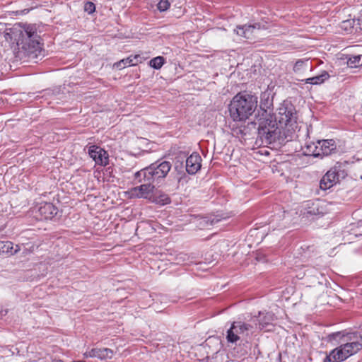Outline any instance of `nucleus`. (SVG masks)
I'll return each instance as SVG.
<instances>
[{"instance_id":"c756f323","label":"nucleus","mask_w":362,"mask_h":362,"mask_svg":"<svg viewBox=\"0 0 362 362\" xmlns=\"http://www.w3.org/2000/svg\"><path fill=\"white\" fill-rule=\"evenodd\" d=\"M303 64V61H298L295 64L294 70L296 71L299 69V67H300Z\"/></svg>"},{"instance_id":"f8f14e48","label":"nucleus","mask_w":362,"mask_h":362,"mask_svg":"<svg viewBox=\"0 0 362 362\" xmlns=\"http://www.w3.org/2000/svg\"><path fill=\"white\" fill-rule=\"evenodd\" d=\"M202 158L198 153H192L187 159L186 171L190 175H194L202 167Z\"/></svg>"},{"instance_id":"2f4dec72","label":"nucleus","mask_w":362,"mask_h":362,"mask_svg":"<svg viewBox=\"0 0 362 362\" xmlns=\"http://www.w3.org/2000/svg\"><path fill=\"white\" fill-rule=\"evenodd\" d=\"M90 354H92V349L90 351H89L85 352L84 353V356L86 358L90 357Z\"/></svg>"},{"instance_id":"a211bd4d","label":"nucleus","mask_w":362,"mask_h":362,"mask_svg":"<svg viewBox=\"0 0 362 362\" xmlns=\"http://www.w3.org/2000/svg\"><path fill=\"white\" fill-rule=\"evenodd\" d=\"M303 152L307 156L320 157L319 145L317 142H307L303 147Z\"/></svg>"},{"instance_id":"473e14b6","label":"nucleus","mask_w":362,"mask_h":362,"mask_svg":"<svg viewBox=\"0 0 362 362\" xmlns=\"http://www.w3.org/2000/svg\"><path fill=\"white\" fill-rule=\"evenodd\" d=\"M165 201H166V202H165L164 204L169 203V202H170V201H169V198H168V197H166V198H165Z\"/></svg>"},{"instance_id":"4be33fe9","label":"nucleus","mask_w":362,"mask_h":362,"mask_svg":"<svg viewBox=\"0 0 362 362\" xmlns=\"http://www.w3.org/2000/svg\"><path fill=\"white\" fill-rule=\"evenodd\" d=\"M347 64L351 68L362 66V54L351 56L347 61Z\"/></svg>"},{"instance_id":"bb28decb","label":"nucleus","mask_w":362,"mask_h":362,"mask_svg":"<svg viewBox=\"0 0 362 362\" xmlns=\"http://www.w3.org/2000/svg\"><path fill=\"white\" fill-rule=\"evenodd\" d=\"M84 10L88 13L91 14L95 11V6L93 3H92L90 1H88L85 4Z\"/></svg>"},{"instance_id":"7c9ffc66","label":"nucleus","mask_w":362,"mask_h":362,"mask_svg":"<svg viewBox=\"0 0 362 362\" xmlns=\"http://www.w3.org/2000/svg\"><path fill=\"white\" fill-rule=\"evenodd\" d=\"M8 313L7 309L0 308V317H3Z\"/></svg>"},{"instance_id":"a878e982","label":"nucleus","mask_w":362,"mask_h":362,"mask_svg":"<svg viewBox=\"0 0 362 362\" xmlns=\"http://www.w3.org/2000/svg\"><path fill=\"white\" fill-rule=\"evenodd\" d=\"M306 206H308V208L310 209L307 210L306 211H305L303 213L307 217H308L309 216L317 215V214H320V211H319L317 208H315V207L310 208L309 206H310V202H307Z\"/></svg>"},{"instance_id":"f3484780","label":"nucleus","mask_w":362,"mask_h":362,"mask_svg":"<svg viewBox=\"0 0 362 362\" xmlns=\"http://www.w3.org/2000/svg\"><path fill=\"white\" fill-rule=\"evenodd\" d=\"M139 59H140L139 55L130 56L115 63L114 66L119 69H122L127 66H135L139 62Z\"/></svg>"},{"instance_id":"c85d7f7f","label":"nucleus","mask_w":362,"mask_h":362,"mask_svg":"<svg viewBox=\"0 0 362 362\" xmlns=\"http://www.w3.org/2000/svg\"><path fill=\"white\" fill-rule=\"evenodd\" d=\"M244 28L243 25H238L236 27V28L234 30V32L240 36L244 37L245 33H244Z\"/></svg>"},{"instance_id":"ddd939ff","label":"nucleus","mask_w":362,"mask_h":362,"mask_svg":"<svg viewBox=\"0 0 362 362\" xmlns=\"http://www.w3.org/2000/svg\"><path fill=\"white\" fill-rule=\"evenodd\" d=\"M317 144L319 145L320 158L329 156L336 151L335 141L332 139L317 141Z\"/></svg>"},{"instance_id":"4468645a","label":"nucleus","mask_w":362,"mask_h":362,"mask_svg":"<svg viewBox=\"0 0 362 362\" xmlns=\"http://www.w3.org/2000/svg\"><path fill=\"white\" fill-rule=\"evenodd\" d=\"M41 218L52 219L58 213V209L52 203H44L38 209Z\"/></svg>"},{"instance_id":"1a4fd4ad","label":"nucleus","mask_w":362,"mask_h":362,"mask_svg":"<svg viewBox=\"0 0 362 362\" xmlns=\"http://www.w3.org/2000/svg\"><path fill=\"white\" fill-rule=\"evenodd\" d=\"M344 340L351 342V341L362 340V337L355 332H346V331L332 332L327 336V341L334 346L342 344Z\"/></svg>"},{"instance_id":"412c9836","label":"nucleus","mask_w":362,"mask_h":362,"mask_svg":"<svg viewBox=\"0 0 362 362\" xmlns=\"http://www.w3.org/2000/svg\"><path fill=\"white\" fill-rule=\"evenodd\" d=\"M356 25L355 19H348L341 23L340 27L346 33H351L354 31Z\"/></svg>"},{"instance_id":"9b49d317","label":"nucleus","mask_w":362,"mask_h":362,"mask_svg":"<svg viewBox=\"0 0 362 362\" xmlns=\"http://www.w3.org/2000/svg\"><path fill=\"white\" fill-rule=\"evenodd\" d=\"M88 154L97 165L105 166L109 163V157L106 151L98 146L92 145L88 147Z\"/></svg>"},{"instance_id":"b1692460","label":"nucleus","mask_w":362,"mask_h":362,"mask_svg":"<svg viewBox=\"0 0 362 362\" xmlns=\"http://www.w3.org/2000/svg\"><path fill=\"white\" fill-rule=\"evenodd\" d=\"M248 354L247 348L243 346L239 345L233 349V355L238 358H245Z\"/></svg>"},{"instance_id":"6ab92c4d","label":"nucleus","mask_w":362,"mask_h":362,"mask_svg":"<svg viewBox=\"0 0 362 362\" xmlns=\"http://www.w3.org/2000/svg\"><path fill=\"white\" fill-rule=\"evenodd\" d=\"M329 77V74L327 71H323L321 74L308 78L305 80L306 83L318 85L322 83L325 80Z\"/></svg>"},{"instance_id":"5701e85b","label":"nucleus","mask_w":362,"mask_h":362,"mask_svg":"<svg viewBox=\"0 0 362 362\" xmlns=\"http://www.w3.org/2000/svg\"><path fill=\"white\" fill-rule=\"evenodd\" d=\"M165 63L164 57L158 56L149 61V66L155 69H160Z\"/></svg>"},{"instance_id":"cd10ccee","label":"nucleus","mask_w":362,"mask_h":362,"mask_svg":"<svg viewBox=\"0 0 362 362\" xmlns=\"http://www.w3.org/2000/svg\"><path fill=\"white\" fill-rule=\"evenodd\" d=\"M266 321H260L259 322V328L263 329L266 327L267 325L269 324V322L272 320V315L270 313H267L264 317Z\"/></svg>"},{"instance_id":"dca6fc26","label":"nucleus","mask_w":362,"mask_h":362,"mask_svg":"<svg viewBox=\"0 0 362 362\" xmlns=\"http://www.w3.org/2000/svg\"><path fill=\"white\" fill-rule=\"evenodd\" d=\"M113 351L108 348H103V349H98L94 348L92 349V354H90V358H98L100 360L104 359H110L113 356Z\"/></svg>"},{"instance_id":"2eb2a0df","label":"nucleus","mask_w":362,"mask_h":362,"mask_svg":"<svg viewBox=\"0 0 362 362\" xmlns=\"http://www.w3.org/2000/svg\"><path fill=\"white\" fill-rule=\"evenodd\" d=\"M21 250L20 246L16 245L13 247V243L11 241L0 242V255H13L16 254Z\"/></svg>"},{"instance_id":"9d476101","label":"nucleus","mask_w":362,"mask_h":362,"mask_svg":"<svg viewBox=\"0 0 362 362\" xmlns=\"http://www.w3.org/2000/svg\"><path fill=\"white\" fill-rule=\"evenodd\" d=\"M144 184L132 187L127 192L129 197L132 199H148L155 189V185L151 182H143Z\"/></svg>"},{"instance_id":"20e7f679","label":"nucleus","mask_w":362,"mask_h":362,"mask_svg":"<svg viewBox=\"0 0 362 362\" xmlns=\"http://www.w3.org/2000/svg\"><path fill=\"white\" fill-rule=\"evenodd\" d=\"M257 97L246 92L235 95L229 105L230 116L233 121H245L255 111Z\"/></svg>"},{"instance_id":"423d86ee","label":"nucleus","mask_w":362,"mask_h":362,"mask_svg":"<svg viewBox=\"0 0 362 362\" xmlns=\"http://www.w3.org/2000/svg\"><path fill=\"white\" fill-rule=\"evenodd\" d=\"M362 349V340L346 342L342 341V344L329 351L324 358V362H342L350 356L357 354Z\"/></svg>"},{"instance_id":"f03ea898","label":"nucleus","mask_w":362,"mask_h":362,"mask_svg":"<svg viewBox=\"0 0 362 362\" xmlns=\"http://www.w3.org/2000/svg\"><path fill=\"white\" fill-rule=\"evenodd\" d=\"M40 36L34 25H25L18 35V57L24 60H33L40 54L42 48Z\"/></svg>"},{"instance_id":"39448f33","label":"nucleus","mask_w":362,"mask_h":362,"mask_svg":"<svg viewBox=\"0 0 362 362\" xmlns=\"http://www.w3.org/2000/svg\"><path fill=\"white\" fill-rule=\"evenodd\" d=\"M172 165L167 160H157L137 171L134 179L137 182H151L155 185L162 183L170 171Z\"/></svg>"},{"instance_id":"aec40b11","label":"nucleus","mask_w":362,"mask_h":362,"mask_svg":"<svg viewBox=\"0 0 362 362\" xmlns=\"http://www.w3.org/2000/svg\"><path fill=\"white\" fill-rule=\"evenodd\" d=\"M244 37L250 38L251 36L254 34L255 30H259L261 28V25L259 23H255L253 25H244Z\"/></svg>"},{"instance_id":"f257e3e1","label":"nucleus","mask_w":362,"mask_h":362,"mask_svg":"<svg viewBox=\"0 0 362 362\" xmlns=\"http://www.w3.org/2000/svg\"><path fill=\"white\" fill-rule=\"evenodd\" d=\"M273 94L272 91H264L260 96L259 110L255 115V119L252 124L258 125V136L262 142L270 144L281 136V130L275 120H273L272 113L273 107Z\"/></svg>"},{"instance_id":"0eeeda50","label":"nucleus","mask_w":362,"mask_h":362,"mask_svg":"<svg viewBox=\"0 0 362 362\" xmlns=\"http://www.w3.org/2000/svg\"><path fill=\"white\" fill-rule=\"evenodd\" d=\"M252 329V326L250 324L243 321L233 322L226 331V339L227 342L236 344L242 337L247 336Z\"/></svg>"},{"instance_id":"393cba45","label":"nucleus","mask_w":362,"mask_h":362,"mask_svg":"<svg viewBox=\"0 0 362 362\" xmlns=\"http://www.w3.org/2000/svg\"><path fill=\"white\" fill-rule=\"evenodd\" d=\"M170 6V3L168 0H160L157 5V8L160 12H163L167 11Z\"/></svg>"},{"instance_id":"6e6552de","label":"nucleus","mask_w":362,"mask_h":362,"mask_svg":"<svg viewBox=\"0 0 362 362\" xmlns=\"http://www.w3.org/2000/svg\"><path fill=\"white\" fill-rule=\"evenodd\" d=\"M346 176L347 173L344 169L340 165H334L322 177L320 182V187L322 190H327Z\"/></svg>"},{"instance_id":"7ed1b4c3","label":"nucleus","mask_w":362,"mask_h":362,"mask_svg":"<svg viewBox=\"0 0 362 362\" xmlns=\"http://www.w3.org/2000/svg\"><path fill=\"white\" fill-rule=\"evenodd\" d=\"M273 120L276 121L281 130V136L275 142L293 138L292 134L298 128L297 112L293 104L284 101L277 110V115L273 114Z\"/></svg>"}]
</instances>
